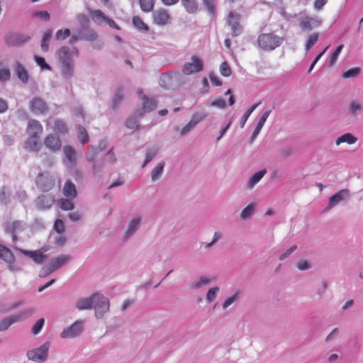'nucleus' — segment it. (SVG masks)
Masks as SVG:
<instances>
[{
    "instance_id": "46",
    "label": "nucleus",
    "mask_w": 363,
    "mask_h": 363,
    "mask_svg": "<svg viewBox=\"0 0 363 363\" xmlns=\"http://www.w3.org/2000/svg\"><path fill=\"white\" fill-rule=\"evenodd\" d=\"M220 291V288L218 286H214L208 289L206 294V300L207 303H210L213 302L216 298L217 297L218 293Z\"/></svg>"
},
{
    "instance_id": "48",
    "label": "nucleus",
    "mask_w": 363,
    "mask_h": 363,
    "mask_svg": "<svg viewBox=\"0 0 363 363\" xmlns=\"http://www.w3.org/2000/svg\"><path fill=\"white\" fill-rule=\"evenodd\" d=\"M343 48H344V45L343 44H341V45H338L337 48H336V50L331 55L330 59L328 61V65L329 67L333 66L336 62V61H337V60L338 58V56L340 54V52H341L342 50L343 49Z\"/></svg>"
},
{
    "instance_id": "29",
    "label": "nucleus",
    "mask_w": 363,
    "mask_h": 363,
    "mask_svg": "<svg viewBox=\"0 0 363 363\" xmlns=\"http://www.w3.org/2000/svg\"><path fill=\"white\" fill-rule=\"evenodd\" d=\"M202 5L204 9L206 11L208 14L211 16L212 18L215 17L216 15V9H217V0H201Z\"/></svg>"
},
{
    "instance_id": "1",
    "label": "nucleus",
    "mask_w": 363,
    "mask_h": 363,
    "mask_svg": "<svg viewBox=\"0 0 363 363\" xmlns=\"http://www.w3.org/2000/svg\"><path fill=\"white\" fill-rule=\"evenodd\" d=\"M283 43V38L273 33H262L258 36L257 45L264 51L274 50Z\"/></svg>"
},
{
    "instance_id": "32",
    "label": "nucleus",
    "mask_w": 363,
    "mask_h": 363,
    "mask_svg": "<svg viewBox=\"0 0 363 363\" xmlns=\"http://www.w3.org/2000/svg\"><path fill=\"white\" fill-rule=\"evenodd\" d=\"M62 63V74L66 79L71 78L74 74V62H66Z\"/></svg>"
},
{
    "instance_id": "56",
    "label": "nucleus",
    "mask_w": 363,
    "mask_h": 363,
    "mask_svg": "<svg viewBox=\"0 0 363 363\" xmlns=\"http://www.w3.org/2000/svg\"><path fill=\"white\" fill-rule=\"evenodd\" d=\"M220 72L223 77H229L231 74V69L227 62H223L220 66Z\"/></svg>"
},
{
    "instance_id": "57",
    "label": "nucleus",
    "mask_w": 363,
    "mask_h": 363,
    "mask_svg": "<svg viewBox=\"0 0 363 363\" xmlns=\"http://www.w3.org/2000/svg\"><path fill=\"white\" fill-rule=\"evenodd\" d=\"M70 30L69 28H65V30H58L55 34L56 40H65L67 37L70 35Z\"/></svg>"
},
{
    "instance_id": "28",
    "label": "nucleus",
    "mask_w": 363,
    "mask_h": 363,
    "mask_svg": "<svg viewBox=\"0 0 363 363\" xmlns=\"http://www.w3.org/2000/svg\"><path fill=\"white\" fill-rule=\"evenodd\" d=\"M363 110L362 104L358 100H352L348 106V113L350 116L356 117L359 115Z\"/></svg>"
},
{
    "instance_id": "52",
    "label": "nucleus",
    "mask_w": 363,
    "mask_h": 363,
    "mask_svg": "<svg viewBox=\"0 0 363 363\" xmlns=\"http://www.w3.org/2000/svg\"><path fill=\"white\" fill-rule=\"evenodd\" d=\"M360 73L359 67H354L350 69L342 74V77L344 79L354 78L359 75Z\"/></svg>"
},
{
    "instance_id": "59",
    "label": "nucleus",
    "mask_w": 363,
    "mask_h": 363,
    "mask_svg": "<svg viewBox=\"0 0 363 363\" xmlns=\"http://www.w3.org/2000/svg\"><path fill=\"white\" fill-rule=\"evenodd\" d=\"M34 60L35 62L42 69H51V67L49 65H48L45 60V59L42 57L35 55L34 57Z\"/></svg>"
},
{
    "instance_id": "37",
    "label": "nucleus",
    "mask_w": 363,
    "mask_h": 363,
    "mask_svg": "<svg viewBox=\"0 0 363 363\" xmlns=\"http://www.w3.org/2000/svg\"><path fill=\"white\" fill-rule=\"evenodd\" d=\"M79 38L87 41H94L97 39V34L89 29L81 30L79 32Z\"/></svg>"
},
{
    "instance_id": "22",
    "label": "nucleus",
    "mask_w": 363,
    "mask_h": 363,
    "mask_svg": "<svg viewBox=\"0 0 363 363\" xmlns=\"http://www.w3.org/2000/svg\"><path fill=\"white\" fill-rule=\"evenodd\" d=\"M215 281L213 277L209 276H201L191 283V289H199L205 286H208Z\"/></svg>"
},
{
    "instance_id": "25",
    "label": "nucleus",
    "mask_w": 363,
    "mask_h": 363,
    "mask_svg": "<svg viewBox=\"0 0 363 363\" xmlns=\"http://www.w3.org/2000/svg\"><path fill=\"white\" fill-rule=\"evenodd\" d=\"M54 134L57 135H65L68 133V127L66 122L60 118H57L54 121V124L52 126Z\"/></svg>"
},
{
    "instance_id": "33",
    "label": "nucleus",
    "mask_w": 363,
    "mask_h": 363,
    "mask_svg": "<svg viewBox=\"0 0 363 363\" xmlns=\"http://www.w3.org/2000/svg\"><path fill=\"white\" fill-rule=\"evenodd\" d=\"M357 141V138L354 137L350 133H347L337 138L335 140V144L336 145H340L342 143H346L349 145H352L354 144Z\"/></svg>"
},
{
    "instance_id": "43",
    "label": "nucleus",
    "mask_w": 363,
    "mask_h": 363,
    "mask_svg": "<svg viewBox=\"0 0 363 363\" xmlns=\"http://www.w3.org/2000/svg\"><path fill=\"white\" fill-rule=\"evenodd\" d=\"M141 10L145 13L153 11L155 0H138Z\"/></svg>"
},
{
    "instance_id": "39",
    "label": "nucleus",
    "mask_w": 363,
    "mask_h": 363,
    "mask_svg": "<svg viewBox=\"0 0 363 363\" xmlns=\"http://www.w3.org/2000/svg\"><path fill=\"white\" fill-rule=\"evenodd\" d=\"M91 16L92 20L98 25L102 24L103 22L106 21L108 18L101 10L94 11L91 13Z\"/></svg>"
},
{
    "instance_id": "5",
    "label": "nucleus",
    "mask_w": 363,
    "mask_h": 363,
    "mask_svg": "<svg viewBox=\"0 0 363 363\" xmlns=\"http://www.w3.org/2000/svg\"><path fill=\"white\" fill-rule=\"evenodd\" d=\"M49 348L50 342H47L39 347L28 350L26 354L27 357L35 362H43L48 357Z\"/></svg>"
},
{
    "instance_id": "26",
    "label": "nucleus",
    "mask_w": 363,
    "mask_h": 363,
    "mask_svg": "<svg viewBox=\"0 0 363 363\" xmlns=\"http://www.w3.org/2000/svg\"><path fill=\"white\" fill-rule=\"evenodd\" d=\"M39 138L40 137L28 135L25 143V148L30 152H38L40 147Z\"/></svg>"
},
{
    "instance_id": "35",
    "label": "nucleus",
    "mask_w": 363,
    "mask_h": 363,
    "mask_svg": "<svg viewBox=\"0 0 363 363\" xmlns=\"http://www.w3.org/2000/svg\"><path fill=\"white\" fill-rule=\"evenodd\" d=\"M165 166V162L164 161H160L157 166L152 170L151 172V180L152 182H155L158 180L162 176L164 168Z\"/></svg>"
},
{
    "instance_id": "63",
    "label": "nucleus",
    "mask_w": 363,
    "mask_h": 363,
    "mask_svg": "<svg viewBox=\"0 0 363 363\" xmlns=\"http://www.w3.org/2000/svg\"><path fill=\"white\" fill-rule=\"evenodd\" d=\"M33 16L39 17L44 20L45 21H48L50 20V13L46 11L35 12L33 13Z\"/></svg>"
},
{
    "instance_id": "21",
    "label": "nucleus",
    "mask_w": 363,
    "mask_h": 363,
    "mask_svg": "<svg viewBox=\"0 0 363 363\" xmlns=\"http://www.w3.org/2000/svg\"><path fill=\"white\" fill-rule=\"evenodd\" d=\"M63 154L66 159V164L69 166H74L76 164V151L70 145H65L63 147Z\"/></svg>"
},
{
    "instance_id": "10",
    "label": "nucleus",
    "mask_w": 363,
    "mask_h": 363,
    "mask_svg": "<svg viewBox=\"0 0 363 363\" xmlns=\"http://www.w3.org/2000/svg\"><path fill=\"white\" fill-rule=\"evenodd\" d=\"M30 37L26 34L12 33L5 37V43L9 47H19L28 42Z\"/></svg>"
},
{
    "instance_id": "20",
    "label": "nucleus",
    "mask_w": 363,
    "mask_h": 363,
    "mask_svg": "<svg viewBox=\"0 0 363 363\" xmlns=\"http://www.w3.org/2000/svg\"><path fill=\"white\" fill-rule=\"evenodd\" d=\"M27 228V224L23 220H14L7 223L6 225V230L7 233H20L25 230Z\"/></svg>"
},
{
    "instance_id": "8",
    "label": "nucleus",
    "mask_w": 363,
    "mask_h": 363,
    "mask_svg": "<svg viewBox=\"0 0 363 363\" xmlns=\"http://www.w3.org/2000/svg\"><path fill=\"white\" fill-rule=\"evenodd\" d=\"M203 60L198 56L194 55L191 57L190 62L184 64L182 72L184 74L189 75L203 70Z\"/></svg>"
},
{
    "instance_id": "16",
    "label": "nucleus",
    "mask_w": 363,
    "mask_h": 363,
    "mask_svg": "<svg viewBox=\"0 0 363 363\" xmlns=\"http://www.w3.org/2000/svg\"><path fill=\"white\" fill-rule=\"evenodd\" d=\"M153 23L157 26L167 25L171 17L167 10L160 9L152 12Z\"/></svg>"
},
{
    "instance_id": "4",
    "label": "nucleus",
    "mask_w": 363,
    "mask_h": 363,
    "mask_svg": "<svg viewBox=\"0 0 363 363\" xmlns=\"http://www.w3.org/2000/svg\"><path fill=\"white\" fill-rule=\"evenodd\" d=\"M94 301L93 302V308L95 311V317L101 319L104 314L109 311L110 303L108 298L99 293L94 294Z\"/></svg>"
},
{
    "instance_id": "24",
    "label": "nucleus",
    "mask_w": 363,
    "mask_h": 363,
    "mask_svg": "<svg viewBox=\"0 0 363 363\" xmlns=\"http://www.w3.org/2000/svg\"><path fill=\"white\" fill-rule=\"evenodd\" d=\"M54 202L53 199L49 195H40L36 199V206L40 210L48 209Z\"/></svg>"
},
{
    "instance_id": "53",
    "label": "nucleus",
    "mask_w": 363,
    "mask_h": 363,
    "mask_svg": "<svg viewBox=\"0 0 363 363\" xmlns=\"http://www.w3.org/2000/svg\"><path fill=\"white\" fill-rule=\"evenodd\" d=\"M125 126L131 130H138L140 125L138 123L136 116H130L125 121Z\"/></svg>"
},
{
    "instance_id": "58",
    "label": "nucleus",
    "mask_w": 363,
    "mask_h": 363,
    "mask_svg": "<svg viewBox=\"0 0 363 363\" xmlns=\"http://www.w3.org/2000/svg\"><path fill=\"white\" fill-rule=\"evenodd\" d=\"M45 323V319L44 318H40L32 327V333L34 335H38L42 330L43 325Z\"/></svg>"
},
{
    "instance_id": "23",
    "label": "nucleus",
    "mask_w": 363,
    "mask_h": 363,
    "mask_svg": "<svg viewBox=\"0 0 363 363\" xmlns=\"http://www.w3.org/2000/svg\"><path fill=\"white\" fill-rule=\"evenodd\" d=\"M94 301V294L86 298H79L75 303V307L79 311L90 310L93 308Z\"/></svg>"
},
{
    "instance_id": "38",
    "label": "nucleus",
    "mask_w": 363,
    "mask_h": 363,
    "mask_svg": "<svg viewBox=\"0 0 363 363\" xmlns=\"http://www.w3.org/2000/svg\"><path fill=\"white\" fill-rule=\"evenodd\" d=\"M239 298L240 292L238 291H235L232 295L229 296L222 304L223 309L226 310L233 303L237 302L239 300Z\"/></svg>"
},
{
    "instance_id": "14",
    "label": "nucleus",
    "mask_w": 363,
    "mask_h": 363,
    "mask_svg": "<svg viewBox=\"0 0 363 363\" xmlns=\"http://www.w3.org/2000/svg\"><path fill=\"white\" fill-rule=\"evenodd\" d=\"M44 145L47 149L54 153L60 152L62 148L60 137L54 133H50L45 138Z\"/></svg>"
},
{
    "instance_id": "40",
    "label": "nucleus",
    "mask_w": 363,
    "mask_h": 363,
    "mask_svg": "<svg viewBox=\"0 0 363 363\" xmlns=\"http://www.w3.org/2000/svg\"><path fill=\"white\" fill-rule=\"evenodd\" d=\"M133 24L137 29L142 32H147L149 30L148 26L138 16H133Z\"/></svg>"
},
{
    "instance_id": "13",
    "label": "nucleus",
    "mask_w": 363,
    "mask_h": 363,
    "mask_svg": "<svg viewBox=\"0 0 363 363\" xmlns=\"http://www.w3.org/2000/svg\"><path fill=\"white\" fill-rule=\"evenodd\" d=\"M142 224V218L140 216H135L131 218L128 222L127 228L123 233L122 240L123 241L128 240L132 235H133L140 228Z\"/></svg>"
},
{
    "instance_id": "41",
    "label": "nucleus",
    "mask_w": 363,
    "mask_h": 363,
    "mask_svg": "<svg viewBox=\"0 0 363 363\" xmlns=\"http://www.w3.org/2000/svg\"><path fill=\"white\" fill-rule=\"evenodd\" d=\"M76 128L78 130L77 138L80 143L82 145H84L86 142L89 140V135L84 126L81 125H77Z\"/></svg>"
},
{
    "instance_id": "17",
    "label": "nucleus",
    "mask_w": 363,
    "mask_h": 363,
    "mask_svg": "<svg viewBox=\"0 0 363 363\" xmlns=\"http://www.w3.org/2000/svg\"><path fill=\"white\" fill-rule=\"evenodd\" d=\"M30 111L36 115L45 113L48 106L45 101L41 98L35 97L30 102Z\"/></svg>"
},
{
    "instance_id": "2",
    "label": "nucleus",
    "mask_w": 363,
    "mask_h": 363,
    "mask_svg": "<svg viewBox=\"0 0 363 363\" xmlns=\"http://www.w3.org/2000/svg\"><path fill=\"white\" fill-rule=\"evenodd\" d=\"M35 311L33 308H27L16 314L2 319L0 321V332L6 330L13 323L25 320L30 317Z\"/></svg>"
},
{
    "instance_id": "49",
    "label": "nucleus",
    "mask_w": 363,
    "mask_h": 363,
    "mask_svg": "<svg viewBox=\"0 0 363 363\" xmlns=\"http://www.w3.org/2000/svg\"><path fill=\"white\" fill-rule=\"evenodd\" d=\"M11 197V191L9 188L3 186L0 190V202L4 204L9 203Z\"/></svg>"
},
{
    "instance_id": "30",
    "label": "nucleus",
    "mask_w": 363,
    "mask_h": 363,
    "mask_svg": "<svg viewBox=\"0 0 363 363\" xmlns=\"http://www.w3.org/2000/svg\"><path fill=\"white\" fill-rule=\"evenodd\" d=\"M15 73L17 77L23 84H27L28 82V73L24 67L19 62H16L15 68Z\"/></svg>"
},
{
    "instance_id": "6",
    "label": "nucleus",
    "mask_w": 363,
    "mask_h": 363,
    "mask_svg": "<svg viewBox=\"0 0 363 363\" xmlns=\"http://www.w3.org/2000/svg\"><path fill=\"white\" fill-rule=\"evenodd\" d=\"M55 179L49 172L40 173L35 179V184L41 191L48 192L55 186Z\"/></svg>"
},
{
    "instance_id": "7",
    "label": "nucleus",
    "mask_w": 363,
    "mask_h": 363,
    "mask_svg": "<svg viewBox=\"0 0 363 363\" xmlns=\"http://www.w3.org/2000/svg\"><path fill=\"white\" fill-rule=\"evenodd\" d=\"M0 259L4 261L8 264V269L11 272H16L21 270V268L15 264V257L11 251L0 244Z\"/></svg>"
},
{
    "instance_id": "19",
    "label": "nucleus",
    "mask_w": 363,
    "mask_h": 363,
    "mask_svg": "<svg viewBox=\"0 0 363 363\" xmlns=\"http://www.w3.org/2000/svg\"><path fill=\"white\" fill-rule=\"evenodd\" d=\"M26 131L28 135L40 137L43 133V128L38 121L30 119L28 121Z\"/></svg>"
},
{
    "instance_id": "15",
    "label": "nucleus",
    "mask_w": 363,
    "mask_h": 363,
    "mask_svg": "<svg viewBox=\"0 0 363 363\" xmlns=\"http://www.w3.org/2000/svg\"><path fill=\"white\" fill-rule=\"evenodd\" d=\"M350 196V191L348 189H341L333 196L329 198L328 204L326 208L323 210V212L330 211L333 207L338 205L341 201L348 199Z\"/></svg>"
},
{
    "instance_id": "47",
    "label": "nucleus",
    "mask_w": 363,
    "mask_h": 363,
    "mask_svg": "<svg viewBox=\"0 0 363 363\" xmlns=\"http://www.w3.org/2000/svg\"><path fill=\"white\" fill-rule=\"evenodd\" d=\"M123 99V90L121 88H119L114 94V96L112 99L111 106L113 108H116L118 106L121 104Z\"/></svg>"
},
{
    "instance_id": "44",
    "label": "nucleus",
    "mask_w": 363,
    "mask_h": 363,
    "mask_svg": "<svg viewBox=\"0 0 363 363\" xmlns=\"http://www.w3.org/2000/svg\"><path fill=\"white\" fill-rule=\"evenodd\" d=\"M260 102L259 103H256L254 105H252L251 107H250L247 111L246 112L244 113V115L242 116L241 120H240V125L241 128H244L247 119L249 118V117L250 116V115L252 114V113L256 109V108L259 105Z\"/></svg>"
},
{
    "instance_id": "42",
    "label": "nucleus",
    "mask_w": 363,
    "mask_h": 363,
    "mask_svg": "<svg viewBox=\"0 0 363 363\" xmlns=\"http://www.w3.org/2000/svg\"><path fill=\"white\" fill-rule=\"evenodd\" d=\"M266 173L265 169H262L254 174L250 179L248 182V186L252 188L256 184H257Z\"/></svg>"
},
{
    "instance_id": "27",
    "label": "nucleus",
    "mask_w": 363,
    "mask_h": 363,
    "mask_svg": "<svg viewBox=\"0 0 363 363\" xmlns=\"http://www.w3.org/2000/svg\"><path fill=\"white\" fill-rule=\"evenodd\" d=\"M63 194L69 199H74L77 195V191L75 184L71 181H67L63 188Z\"/></svg>"
},
{
    "instance_id": "31",
    "label": "nucleus",
    "mask_w": 363,
    "mask_h": 363,
    "mask_svg": "<svg viewBox=\"0 0 363 363\" xmlns=\"http://www.w3.org/2000/svg\"><path fill=\"white\" fill-rule=\"evenodd\" d=\"M70 259L71 257L69 255H60L52 260L50 265L54 271H56L68 262Z\"/></svg>"
},
{
    "instance_id": "61",
    "label": "nucleus",
    "mask_w": 363,
    "mask_h": 363,
    "mask_svg": "<svg viewBox=\"0 0 363 363\" xmlns=\"http://www.w3.org/2000/svg\"><path fill=\"white\" fill-rule=\"evenodd\" d=\"M53 228L58 234H62L65 231V225L62 220L57 219L54 223Z\"/></svg>"
},
{
    "instance_id": "64",
    "label": "nucleus",
    "mask_w": 363,
    "mask_h": 363,
    "mask_svg": "<svg viewBox=\"0 0 363 363\" xmlns=\"http://www.w3.org/2000/svg\"><path fill=\"white\" fill-rule=\"evenodd\" d=\"M297 268L301 271L308 270L311 267V264L306 260H300L298 262Z\"/></svg>"
},
{
    "instance_id": "9",
    "label": "nucleus",
    "mask_w": 363,
    "mask_h": 363,
    "mask_svg": "<svg viewBox=\"0 0 363 363\" xmlns=\"http://www.w3.org/2000/svg\"><path fill=\"white\" fill-rule=\"evenodd\" d=\"M240 15L235 11H230L228 13L227 23L231 28V35L233 37L240 35L243 28L240 23Z\"/></svg>"
},
{
    "instance_id": "36",
    "label": "nucleus",
    "mask_w": 363,
    "mask_h": 363,
    "mask_svg": "<svg viewBox=\"0 0 363 363\" xmlns=\"http://www.w3.org/2000/svg\"><path fill=\"white\" fill-rule=\"evenodd\" d=\"M256 204L255 203H251L247 205L240 213V219L242 220H246L251 218L255 210Z\"/></svg>"
},
{
    "instance_id": "55",
    "label": "nucleus",
    "mask_w": 363,
    "mask_h": 363,
    "mask_svg": "<svg viewBox=\"0 0 363 363\" xmlns=\"http://www.w3.org/2000/svg\"><path fill=\"white\" fill-rule=\"evenodd\" d=\"M171 83V76L168 73H163L160 78V84L161 86L167 88Z\"/></svg>"
},
{
    "instance_id": "50",
    "label": "nucleus",
    "mask_w": 363,
    "mask_h": 363,
    "mask_svg": "<svg viewBox=\"0 0 363 363\" xmlns=\"http://www.w3.org/2000/svg\"><path fill=\"white\" fill-rule=\"evenodd\" d=\"M157 150L155 148H149L146 150L145 159L142 167H145L156 156Z\"/></svg>"
},
{
    "instance_id": "18",
    "label": "nucleus",
    "mask_w": 363,
    "mask_h": 363,
    "mask_svg": "<svg viewBox=\"0 0 363 363\" xmlns=\"http://www.w3.org/2000/svg\"><path fill=\"white\" fill-rule=\"evenodd\" d=\"M138 96L143 101V111L145 113H149L157 108V102L154 98H148L144 94L142 89L138 90Z\"/></svg>"
},
{
    "instance_id": "12",
    "label": "nucleus",
    "mask_w": 363,
    "mask_h": 363,
    "mask_svg": "<svg viewBox=\"0 0 363 363\" xmlns=\"http://www.w3.org/2000/svg\"><path fill=\"white\" fill-rule=\"evenodd\" d=\"M60 62H74L73 58L79 56V50L76 47L69 48L67 46L60 48L57 52Z\"/></svg>"
},
{
    "instance_id": "45",
    "label": "nucleus",
    "mask_w": 363,
    "mask_h": 363,
    "mask_svg": "<svg viewBox=\"0 0 363 363\" xmlns=\"http://www.w3.org/2000/svg\"><path fill=\"white\" fill-rule=\"evenodd\" d=\"M319 34L318 33H313L308 36L305 44V50L308 51L318 41Z\"/></svg>"
},
{
    "instance_id": "34",
    "label": "nucleus",
    "mask_w": 363,
    "mask_h": 363,
    "mask_svg": "<svg viewBox=\"0 0 363 363\" xmlns=\"http://www.w3.org/2000/svg\"><path fill=\"white\" fill-rule=\"evenodd\" d=\"M181 3L188 13H194L198 10V2L196 0H182Z\"/></svg>"
},
{
    "instance_id": "3",
    "label": "nucleus",
    "mask_w": 363,
    "mask_h": 363,
    "mask_svg": "<svg viewBox=\"0 0 363 363\" xmlns=\"http://www.w3.org/2000/svg\"><path fill=\"white\" fill-rule=\"evenodd\" d=\"M298 26L303 32H310L313 28H318L322 24V19L317 16H309L303 13L296 14Z\"/></svg>"
},
{
    "instance_id": "51",
    "label": "nucleus",
    "mask_w": 363,
    "mask_h": 363,
    "mask_svg": "<svg viewBox=\"0 0 363 363\" xmlns=\"http://www.w3.org/2000/svg\"><path fill=\"white\" fill-rule=\"evenodd\" d=\"M69 199H61L59 200V206L64 211H71L74 208V203Z\"/></svg>"
},
{
    "instance_id": "60",
    "label": "nucleus",
    "mask_w": 363,
    "mask_h": 363,
    "mask_svg": "<svg viewBox=\"0 0 363 363\" xmlns=\"http://www.w3.org/2000/svg\"><path fill=\"white\" fill-rule=\"evenodd\" d=\"M47 255H43V253L40 252L39 251H34V253L32 256L33 260L36 264H42L43 261L46 259Z\"/></svg>"
},
{
    "instance_id": "11",
    "label": "nucleus",
    "mask_w": 363,
    "mask_h": 363,
    "mask_svg": "<svg viewBox=\"0 0 363 363\" xmlns=\"http://www.w3.org/2000/svg\"><path fill=\"white\" fill-rule=\"evenodd\" d=\"M83 321L77 320L72 325L65 328L60 333V337L71 339L78 337L83 331Z\"/></svg>"
},
{
    "instance_id": "54",
    "label": "nucleus",
    "mask_w": 363,
    "mask_h": 363,
    "mask_svg": "<svg viewBox=\"0 0 363 363\" xmlns=\"http://www.w3.org/2000/svg\"><path fill=\"white\" fill-rule=\"evenodd\" d=\"M206 117V113H196L193 114L189 123L195 127L198 123L203 121Z\"/></svg>"
},
{
    "instance_id": "62",
    "label": "nucleus",
    "mask_w": 363,
    "mask_h": 363,
    "mask_svg": "<svg viewBox=\"0 0 363 363\" xmlns=\"http://www.w3.org/2000/svg\"><path fill=\"white\" fill-rule=\"evenodd\" d=\"M54 272L55 271L50 264L49 266H45L40 269L39 272V277L44 278Z\"/></svg>"
}]
</instances>
